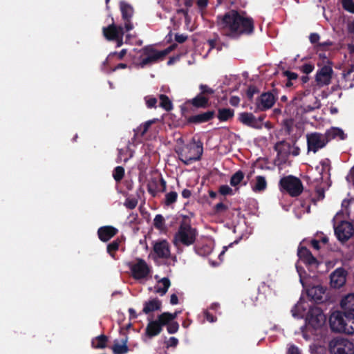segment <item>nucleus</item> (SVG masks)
Here are the masks:
<instances>
[{
  "mask_svg": "<svg viewBox=\"0 0 354 354\" xmlns=\"http://www.w3.org/2000/svg\"><path fill=\"white\" fill-rule=\"evenodd\" d=\"M129 268L132 277L135 279L146 278L150 273V268L145 261L142 259H137L135 263H129Z\"/></svg>",
  "mask_w": 354,
  "mask_h": 354,
  "instance_id": "obj_14",
  "label": "nucleus"
},
{
  "mask_svg": "<svg viewBox=\"0 0 354 354\" xmlns=\"http://www.w3.org/2000/svg\"><path fill=\"white\" fill-rule=\"evenodd\" d=\"M340 306L345 311L354 313V294H348L344 297L341 300Z\"/></svg>",
  "mask_w": 354,
  "mask_h": 354,
  "instance_id": "obj_31",
  "label": "nucleus"
},
{
  "mask_svg": "<svg viewBox=\"0 0 354 354\" xmlns=\"http://www.w3.org/2000/svg\"><path fill=\"white\" fill-rule=\"evenodd\" d=\"M283 76L286 77L288 80H294L298 77V75L296 73L291 72L290 71H285L283 72Z\"/></svg>",
  "mask_w": 354,
  "mask_h": 354,
  "instance_id": "obj_60",
  "label": "nucleus"
},
{
  "mask_svg": "<svg viewBox=\"0 0 354 354\" xmlns=\"http://www.w3.org/2000/svg\"><path fill=\"white\" fill-rule=\"evenodd\" d=\"M276 100L270 92L263 93L257 100L256 109L264 111L270 109L275 103Z\"/></svg>",
  "mask_w": 354,
  "mask_h": 354,
  "instance_id": "obj_18",
  "label": "nucleus"
},
{
  "mask_svg": "<svg viewBox=\"0 0 354 354\" xmlns=\"http://www.w3.org/2000/svg\"><path fill=\"white\" fill-rule=\"evenodd\" d=\"M333 45V43L331 41L328 40L324 42L318 43L317 44V46L319 48V50H327L328 47H330Z\"/></svg>",
  "mask_w": 354,
  "mask_h": 354,
  "instance_id": "obj_59",
  "label": "nucleus"
},
{
  "mask_svg": "<svg viewBox=\"0 0 354 354\" xmlns=\"http://www.w3.org/2000/svg\"><path fill=\"white\" fill-rule=\"evenodd\" d=\"M144 192H145L142 189V188L140 187L139 189L136 191L137 198L132 196L127 197L124 202L125 207L129 209H134L138 205V198H140L141 197V195L144 194Z\"/></svg>",
  "mask_w": 354,
  "mask_h": 354,
  "instance_id": "obj_32",
  "label": "nucleus"
},
{
  "mask_svg": "<svg viewBox=\"0 0 354 354\" xmlns=\"http://www.w3.org/2000/svg\"><path fill=\"white\" fill-rule=\"evenodd\" d=\"M227 224L233 227V232L237 234L239 239H242L244 237L248 238V232H244V230H247L248 227L246 225L247 223H236L235 225H234V223H230Z\"/></svg>",
  "mask_w": 354,
  "mask_h": 354,
  "instance_id": "obj_33",
  "label": "nucleus"
},
{
  "mask_svg": "<svg viewBox=\"0 0 354 354\" xmlns=\"http://www.w3.org/2000/svg\"><path fill=\"white\" fill-rule=\"evenodd\" d=\"M127 337L122 339V344H119L118 343H115L112 346V350L114 354H125L129 351V348L127 345Z\"/></svg>",
  "mask_w": 354,
  "mask_h": 354,
  "instance_id": "obj_38",
  "label": "nucleus"
},
{
  "mask_svg": "<svg viewBox=\"0 0 354 354\" xmlns=\"http://www.w3.org/2000/svg\"><path fill=\"white\" fill-rule=\"evenodd\" d=\"M120 9L122 14V18L124 22V28L126 31H130L134 26L131 22V18L134 13L133 8L129 3L122 1L120 2Z\"/></svg>",
  "mask_w": 354,
  "mask_h": 354,
  "instance_id": "obj_15",
  "label": "nucleus"
},
{
  "mask_svg": "<svg viewBox=\"0 0 354 354\" xmlns=\"http://www.w3.org/2000/svg\"><path fill=\"white\" fill-rule=\"evenodd\" d=\"M234 115V111L230 108H219L217 118L220 122H226L232 119Z\"/></svg>",
  "mask_w": 354,
  "mask_h": 354,
  "instance_id": "obj_34",
  "label": "nucleus"
},
{
  "mask_svg": "<svg viewBox=\"0 0 354 354\" xmlns=\"http://www.w3.org/2000/svg\"><path fill=\"white\" fill-rule=\"evenodd\" d=\"M118 230L115 227L107 225L101 227L98 229L97 234L99 239L104 242L108 241L112 237H113L117 233Z\"/></svg>",
  "mask_w": 354,
  "mask_h": 354,
  "instance_id": "obj_26",
  "label": "nucleus"
},
{
  "mask_svg": "<svg viewBox=\"0 0 354 354\" xmlns=\"http://www.w3.org/2000/svg\"><path fill=\"white\" fill-rule=\"evenodd\" d=\"M345 331L344 333L353 335L354 333V313L347 312L345 319Z\"/></svg>",
  "mask_w": 354,
  "mask_h": 354,
  "instance_id": "obj_36",
  "label": "nucleus"
},
{
  "mask_svg": "<svg viewBox=\"0 0 354 354\" xmlns=\"http://www.w3.org/2000/svg\"><path fill=\"white\" fill-rule=\"evenodd\" d=\"M290 149H292L291 144L284 140L278 142L274 146L277 156L281 159L283 162H285L288 159Z\"/></svg>",
  "mask_w": 354,
  "mask_h": 354,
  "instance_id": "obj_24",
  "label": "nucleus"
},
{
  "mask_svg": "<svg viewBox=\"0 0 354 354\" xmlns=\"http://www.w3.org/2000/svg\"><path fill=\"white\" fill-rule=\"evenodd\" d=\"M108 337L105 335H100L91 341V346L94 348H104L106 347Z\"/></svg>",
  "mask_w": 354,
  "mask_h": 354,
  "instance_id": "obj_35",
  "label": "nucleus"
},
{
  "mask_svg": "<svg viewBox=\"0 0 354 354\" xmlns=\"http://www.w3.org/2000/svg\"><path fill=\"white\" fill-rule=\"evenodd\" d=\"M239 120L243 125L247 127L257 129L259 125L257 124V121L256 120V117L252 113L248 112H242L239 114Z\"/></svg>",
  "mask_w": 354,
  "mask_h": 354,
  "instance_id": "obj_27",
  "label": "nucleus"
},
{
  "mask_svg": "<svg viewBox=\"0 0 354 354\" xmlns=\"http://www.w3.org/2000/svg\"><path fill=\"white\" fill-rule=\"evenodd\" d=\"M279 187L281 191L286 192L292 197L299 196L304 190L301 180L292 175L281 178L279 180Z\"/></svg>",
  "mask_w": 354,
  "mask_h": 354,
  "instance_id": "obj_5",
  "label": "nucleus"
},
{
  "mask_svg": "<svg viewBox=\"0 0 354 354\" xmlns=\"http://www.w3.org/2000/svg\"><path fill=\"white\" fill-rule=\"evenodd\" d=\"M306 138L308 151H311L315 153L319 149L324 148L328 143L325 134L319 132H313L307 134Z\"/></svg>",
  "mask_w": 354,
  "mask_h": 354,
  "instance_id": "obj_10",
  "label": "nucleus"
},
{
  "mask_svg": "<svg viewBox=\"0 0 354 354\" xmlns=\"http://www.w3.org/2000/svg\"><path fill=\"white\" fill-rule=\"evenodd\" d=\"M178 198V194L176 192L171 191L165 194L164 205L165 206H171L176 202Z\"/></svg>",
  "mask_w": 354,
  "mask_h": 354,
  "instance_id": "obj_43",
  "label": "nucleus"
},
{
  "mask_svg": "<svg viewBox=\"0 0 354 354\" xmlns=\"http://www.w3.org/2000/svg\"><path fill=\"white\" fill-rule=\"evenodd\" d=\"M178 158L185 165H188L201 159L203 153V143L192 139V142L176 151Z\"/></svg>",
  "mask_w": 354,
  "mask_h": 354,
  "instance_id": "obj_2",
  "label": "nucleus"
},
{
  "mask_svg": "<svg viewBox=\"0 0 354 354\" xmlns=\"http://www.w3.org/2000/svg\"><path fill=\"white\" fill-rule=\"evenodd\" d=\"M141 52L142 54L136 63V65L140 68L151 66L164 59L162 57L164 53H160V51L155 49L151 46H145L142 48Z\"/></svg>",
  "mask_w": 354,
  "mask_h": 354,
  "instance_id": "obj_7",
  "label": "nucleus"
},
{
  "mask_svg": "<svg viewBox=\"0 0 354 354\" xmlns=\"http://www.w3.org/2000/svg\"><path fill=\"white\" fill-rule=\"evenodd\" d=\"M162 308V302L158 298L152 299L144 303L142 313L147 315L150 313L160 310Z\"/></svg>",
  "mask_w": 354,
  "mask_h": 354,
  "instance_id": "obj_30",
  "label": "nucleus"
},
{
  "mask_svg": "<svg viewBox=\"0 0 354 354\" xmlns=\"http://www.w3.org/2000/svg\"><path fill=\"white\" fill-rule=\"evenodd\" d=\"M179 328V324L177 322H171L167 326V330L169 334L176 333Z\"/></svg>",
  "mask_w": 354,
  "mask_h": 354,
  "instance_id": "obj_55",
  "label": "nucleus"
},
{
  "mask_svg": "<svg viewBox=\"0 0 354 354\" xmlns=\"http://www.w3.org/2000/svg\"><path fill=\"white\" fill-rule=\"evenodd\" d=\"M267 187V182L265 177L262 176H257L256 177L255 184L252 186V190L254 192H261L264 191Z\"/></svg>",
  "mask_w": 354,
  "mask_h": 354,
  "instance_id": "obj_37",
  "label": "nucleus"
},
{
  "mask_svg": "<svg viewBox=\"0 0 354 354\" xmlns=\"http://www.w3.org/2000/svg\"><path fill=\"white\" fill-rule=\"evenodd\" d=\"M154 122L155 120H151L140 124L138 127L134 129V136H143L148 131L151 125Z\"/></svg>",
  "mask_w": 354,
  "mask_h": 354,
  "instance_id": "obj_39",
  "label": "nucleus"
},
{
  "mask_svg": "<svg viewBox=\"0 0 354 354\" xmlns=\"http://www.w3.org/2000/svg\"><path fill=\"white\" fill-rule=\"evenodd\" d=\"M124 176V169L122 166L116 167L113 171V177L114 180L119 183Z\"/></svg>",
  "mask_w": 354,
  "mask_h": 354,
  "instance_id": "obj_48",
  "label": "nucleus"
},
{
  "mask_svg": "<svg viewBox=\"0 0 354 354\" xmlns=\"http://www.w3.org/2000/svg\"><path fill=\"white\" fill-rule=\"evenodd\" d=\"M325 322L326 317L320 308L316 306L310 308L305 319L306 324L301 328L303 337L308 339L307 331L311 328L313 330L310 333H313V331L320 328Z\"/></svg>",
  "mask_w": 354,
  "mask_h": 354,
  "instance_id": "obj_4",
  "label": "nucleus"
},
{
  "mask_svg": "<svg viewBox=\"0 0 354 354\" xmlns=\"http://www.w3.org/2000/svg\"><path fill=\"white\" fill-rule=\"evenodd\" d=\"M146 104L149 109L155 108L156 106L157 99L153 97H145Z\"/></svg>",
  "mask_w": 354,
  "mask_h": 354,
  "instance_id": "obj_57",
  "label": "nucleus"
},
{
  "mask_svg": "<svg viewBox=\"0 0 354 354\" xmlns=\"http://www.w3.org/2000/svg\"><path fill=\"white\" fill-rule=\"evenodd\" d=\"M127 53V49H122L120 52L118 53V52H113V53H111L107 59L104 62V64H107L108 62V59H110L114 56H117V58L119 60H122L124 57L126 55Z\"/></svg>",
  "mask_w": 354,
  "mask_h": 354,
  "instance_id": "obj_53",
  "label": "nucleus"
},
{
  "mask_svg": "<svg viewBox=\"0 0 354 354\" xmlns=\"http://www.w3.org/2000/svg\"><path fill=\"white\" fill-rule=\"evenodd\" d=\"M287 354H301L299 349L295 345H292L289 347L287 351Z\"/></svg>",
  "mask_w": 354,
  "mask_h": 354,
  "instance_id": "obj_64",
  "label": "nucleus"
},
{
  "mask_svg": "<svg viewBox=\"0 0 354 354\" xmlns=\"http://www.w3.org/2000/svg\"><path fill=\"white\" fill-rule=\"evenodd\" d=\"M325 137L326 138L328 142L334 139H339L344 140L346 138L347 136L344 133V131L338 127H330L327 129L324 133Z\"/></svg>",
  "mask_w": 354,
  "mask_h": 354,
  "instance_id": "obj_28",
  "label": "nucleus"
},
{
  "mask_svg": "<svg viewBox=\"0 0 354 354\" xmlns=\"http://www.w3.org/2000/svg\"><path fill=\"white\" fill-rule=\"evenodd\" d=\"M331 354H354V344L346 339H335L330 342Z\"/></svg>",
  "mask_w": 354,
  "mask_h": 354,
  "instance_id": "obj_9",
  "label": "nucleus"
},
{
  "mask_svg": "<svg viewBox=\"0 0 354 354\" xmlns=\"http://www.w3.org/2000/svg\"><path fill=\"white\" fill-rule=\"evenodd\" d=\"M141 52L142 54L136 63V65L140 68L151 66L164 59L162 57L164 53H160V51L155 49L151 46H145L142 48Z\"/></svg>",
  "mask_w": 354,
  "mask_h": 354,
  "instance_id": "obj_6",
  "label": "nucleus"
},
{
  "mask_svg": "<svg viewBox=\"0 0 354 354\" xmlns=\"http://www.w3.org/2000/svg\"><path fill=\"white\" fill-rule=\"evenodd\" d=\"M219 193L223 196L232 195L233 190L227 185L220 186L218 189Z\"/></svg>",
  "mask_w": 354,
  "mask_h": 354,
  "instance_id": "obj_56",
  "label": "nucleus"
},
{
  "mask_svg": "<svg viewBox=\"0 0 354 354\" xmlns=\"http://www.w3.org/2000/svg\"><path fill=\"white\" fill-rule=\"evenodd\" d=\"M297 255L299 258L307 265L312 266L317 263V259L306 247L301 246L299 248Z\"/></svg>",
  "mask_w": 354,
  "mask_h": 354,
  "instance_id": "obj_25",
  "label": "nucleus"
},
{
  "mask_svg": "<svg viewBox=\"0 0 354 354\" xmlns=\"http://www.w3.org/2000/svg\"><path fill=\"white\" fill-rule=\"evenodd\" d=\"M346 311H335L329 317V324L330 329L337 333H344L345 328V319L346 316Z\"/></svg>",
  "mask_w": 354,
  "mask_h": 354,
  "instance_id": "obj_13",
  "label": "nucleus"
},
{
  "mask_svg": "<svg viewBox=\"0 0 354 354\" xmlns=\"http://www.w3.org/2000/svg\"><path fill=\"white\" fill-rule=\"evenodd\" d=\"M195 250L198 254L201 256H207L212 252V248L210 245L206 244L202 247H196Z\"/></svg>",
  "mask_w": 354,
  "mask_h": 354,
  "instance_id": "obj_49",
  "label": "nucleus"
},
{
  "mask_svg": "<svg viewBox=\"0 0 354 354\" xmlns=\"http://www.w3.org/2000/svg\"><path fill=\"white\" fill-rule=\"evenodd\" d=\"M200 93L199 94L203 96H207L209 97L210 95L214 93V90L210 88L209 86L206 84H201L199 86Z\"/></svg>",
  "mask_w": 354,
  "mask_h": 354,
  "instance_id": "obj_50",
  "label": "nucleus"
},
{
  "mask_svg": "<svg viewBox=\"0 0 354 354\" xmlns=\"http://www.w3.org/2000/svg\"><path fill=\"white\" fill-rule=\"evenodd\" d=\"M167 182L160 175L151 177L147 183V191L152 197H156L159 193L165 192Z\"/></svg>",
  "mask_w": 354,
  "mask_h": 354,
  "instance_id": "obj_12",
  "label": "nucleus"
},
{
  "mask_svg": "<svg viewBox=\"0 0 354 354\" xmlns=\"http://www.w3.org/2000/svg\"><path fill=\"white\" fill-rule=\"evenodd\" d=\"M342 8L347 12L354 14V1L353 0H342Z\"/></svg>",
  "mask_w": 354,
  "mask_h": 354,
  "instance_id": "obj_51",
  "label": "nucleus"
},
{
  "mask_svg": "<svg viewBox=\"0 0 354 354\" xmlns=\"http://www.w3.org/2000/svg\"><path fill=\"white\" fill-rule=\"evenodd\" d=\"M322 288L320 286L315 287L310 290L308 291V295L312 296V299L317 303H320L322 301V295H312L313 292H314L315 294H316L317 291L318 290L319 293H322Z\"/></svg>",
  "mask_w": 354,
  "mask_h": 354,
  "instance_id": "obj_52",
  "label": "nucleus"
},
{
  "mask_svg": "<svg viewBox=\"0 0 354 354\" xmlns=\"http://www.w3.org/2000/svg\"><path fill=\"white\" fill-rule=\"evenodd\" d=\"M310 95L309 91H305L302 92H298L292 100V103L295 106H300V102H301L305 97Z\"/></svg>",
  "mask_w": 354,
  "mask_h": 354,
  "instance_id": "obj_47",
  "label": "nucleus"
},
{
  "mask_svg": "<svg viewBox=\"0 0 354 354\" xmlns=\"http://www.w3.org/2000/svg\"><path fill=\"white\" fill-rule=\"evenodd\" d=\"M316 200L315 198L313 199V202L315 203L316 201H321L324 198L325 196V191L324 188L319 187L316 189Z\"/></svg>",
  "mask_w": 354,
  "mask_h": 354,
  "instance_id": "obj_58",
  "label": "nucleus"
},
{
  "mask_svg": "<svg viewBox=\"0 0 354 354\" xmlns=\"http://www.w3.org/2000/svg\"><path fill=\"white\" fill-rule=\"evenodd\" d=\"M153 250L154 253L160 259H169L170 257V247L166 240L156 242L153 245Z\"/></svg>",
  "mask_w": 354,
  "mask_h": 354,
  "instance_id": "obj_22",
  "label": "nucleus"
},
{
  "mask_svg": "<svg viewBox=\"0 0 354 354\" xmlns=\"http://www.w3.org/2000/svg\"><path fill=\"white\" fill-rule=\"evenodd\" d=\"M120 243V240L117 239L109 243L106 246V251L108 254L113 259L115 257V252L118 250Z\"/></svg>",
  "mask_w": 354,
  "mask_h": 354,
  "instance_id": "obj_41",
  "label": "nucleus"
},
{
  "mask_svg": "<svg viewBox=\"0 0 354 354\" xmlns=\"http://www.w3.org/2000/svg\"><path fill=\"white\" fill-rule=\"evenodd\" d=\"M244 178V173L239 170L234 173L230 178V185L233 187L238 185Z\"/></svg>",
  "mask_w": 354,
  "mask_h": 354,
  "instance_id": "obj_45",
  "label": "nucleus"
},
{
  "mask_svg": "<svg viewBox=\"0 0 354 354\" xmlns=\"http://www.w3.org/2000/svg\"><path fill=\"white\" fill-rule=\"evenodd\" d=\"M141 52L142 54L136 63V65L140 68L151 66L164 59L162 57L164 53H160V51L155 49L151 46H145L142 48Z\"/></svg>",
  "mask_w": 354,
  "mask_h": 354,
  "instance_id": "obj_8",
  "label": "nucleus"
},
{
  "mask_svg": "<svg viewBox=\"0 0 354 354\" xmlns=\"http://www.w3.org/2000/svg\"><path fill=\"white\" fill-rule=\"evenodd\" d=\"M333 71L329 66H324L317 71L315 82L319 86L328 85L330 84Z\"/></svg>",
  "mask_w": 354,
  "mask_h": 354,
  "instance_id": "obj_17",
  "label": "nucleus"
},
{
  "mask_svg": "<svg viewBox=\"0 0 354 354\" xmlns=\"http://www.w3.org/2000/svg\"><path fill=\"white\" fill-rule=\"evenodd\" d=\"M319 39V35L316 32L311 33L309 36V40L313 44H318Z\"/></svg>",
  "mask_w": 354,
  "mask_h": 354,
  "instance_id": "obj_62",
  "label": "nucleus"
},
{
  "mask_svg": "<svg viewBox=\"0 0 354 354\" xmlns=\"http://www.w3.org/2000/svg\"><path fill=\"white\" fill-rule=\"evenodd\" d=\"M158 283H161L163 287H156V292L160 294L161 296H163L167 293L169 288L170 287V280L167 277H163L158 281Z\"/></svg>",
  "mask_w": 354,
  "mask_h": 354,
  "instance_id": "obj_40",
  "label": "nucleus"
},
{
  "mask_svg": "<svg viewBox=\"0 0 354 354\" xmlns=\"http://www.w3.org/2000/svg\"><path fill=\"white\" fill-rule=\"evenodd\" d=\"M124 26H117L114 23L102 28V34L107 41H113L124 31Z\"/></svg>",
  "mask_w": 354,
  "mask_h": 354,
  "instance_id": "obj_20",
  "label": "nucleus"
},
{
  "mask_svg": "<svg viewBox=\"0 0 354 354\" xmlns=\"http://www.w3.org/2000/svg\"><path fill=\"white\" fill-rule=\"evenodd\" d=\"M299 68H300V71L303 73H305L306 75H308V74L310 73L311 72H313V71L315 68V66L312 63H305L304 64L301 66L299 67Z\"/></svg>",
  "mask_w": 354,
  "mask_h": 354,
  "instance_id": "obj_54",
  "label": "nucleus"
},
{
  "mask_svg": "<svg viewBox=\"0 0 354 354\" xmlns=\"http://www.w3.org/2000/svg\"><path fill=\"white\" fill-rule=\"evenodd\" d=\"M178 344V339L175 337H171L167 342V348L176 347Z\"/></svg>",
  "mask_w": 354,
  "mask_h": 354,
  "instance_id": "obj_61",
  "label": "nucleus"
},
{
  "mask_svg": "<svg viewBox=\"0 0 354 354\" xmlns=\"http://www.w3.org/2000/svg\"><path fill=\"white\" fill-rule=\"evenodd\" d=\"M162 328L164 326H167L171 322V319L169 315V312H165L159 315L156 319Z\"/></svg>",
  "mask_w": 354,
  "mask_h": 354,
  "instance_id": "obj_46",
  "label": "nucleus"
},
{
  "mask_svg": "<svg viewBox=\"0 0 354 354\" xmlns=\"http://www.w3.org/2000/svg\"><path fill=\"white\" fill-rule=\"evenodd\" d=\"M204 316L207 321H208L209 322L212 323L216 321V317L214 316L212 313H210L208 310H205L204 312Z\"/></svg>",
  "mask_w": 354,
  "mask_h": 354,
  "instance_id": "obj_63",
  "label": "nucleus"
},
{
  "mask_svg": "<svg viewBox=\"0 0 354 354\" xmlns=\"http://www.w3.org/2000/svg\"><path fill=\"white\" fill-rule=\"evenodd\" d=\"M335 234L339 241H347L354 234L353 223H333Z\"/></svg>",
  "mask_w": 354,
  "mask_h": 354,
  "instance_id": "obj_11",
  "label": "nucleus"
},
{
  "mask_svg": "<svg viewBox=\"0 0 354 354\" xmlns=\"http://www.w3.org/2000/svg\"><path fill=\"white\" fill-rule=\"evenodd\" d=\"M185 104L195 109H206L209 106V98L198 93L192 99L187 100Z\"/></svg>",
  "mask_w": 354,
  "mask_h": 354,
  "instance_id": "obj_23",
  "label": "nucleus"
},
{
  "mask_svg": "<svg viewBox=\"0 0 354 354\" xmlns=\"http://www.w3.org/2000/svg\"><path fill=\"white\" fill-rule=\"evenodd\" d=\"M351 203V200L344 199L342 203V208L339 211H338L335 216H334L333 221H354L351 220L350 218V204Z\"/></svg>",
  "mask_w": 354,
  "mask_h": 354,
  "instance_id": "obj_21",
  "label": "nucleus"
},
{
  "mask_svg": "<svg viewBox=\"0 0 354 354\" xmlns=\"http://www.w3.org/2000/svg\"><path fill=\"white\" fill-rule=\"evenodd\" d=\"M347 271L342 267L335 269L330 275V285L335 288L342 287L346 281Z\"/></svg>",
  "mask_w": 354,
  "mask_h": 354,
  "instance_id": "obj_16",
  "label": "nucleus"
},
{
  "mask_svg": "<svg viewBox=\"0 0 354 354\" xmlns=\"http://www.w3.org/2000/svg\"><path fill=\"white\" fill-rule=\"evenodd\" d=\"M216 26L223 35L231 39H238L241 35H250L254 31L253 19L243 16L236 10H231L223 15H218Z\"/></svg>",
  "mask_w": 354,
  "mask_h": 354,
  "instance_id": "obj_1",
  "label": "nucleus"
},
{
  "mask_svg": "<svg viewBox=\"0 0 354 354\" xmlns=\"http://www.w3.org/2000/svg\"><path fill=\"white\" fill-rule=\"evenodd\" d=\"M162 330V328L156 320H150L145 328V335L151 339L158 335Z\"/></svg>",
  "mask_w": 354,
  "mask_h": 354,
  "instance_id": "obj_29",
  "label": "nucleus"
},
{
  "mask_svg": "<svg viewBox=\"0 0 354 354\" xmlns=\"http://www.w3.org/2000/svg\"><path fill=\"white\" fill-rule=\"evenodd\" d=\"M216 116L214 110H208L198 114L193 115L187 118V124H200L211 121Z\"/></svg>",
  "mask_w": 354,
  "mask_h": 354,
  "instance_id": "obj_19",
  "label": "nucleus"
},
{
  "mask_svg": "<svg viewBox=\"0 0 354 354\" xmlns=\"http://www.w3.org/2000/svg\"><path fill=\"white\" fill-rule=\"evenodd\" d=\"M313 98L315 100L313 105H300V109H301L302 113H306L311 112L316 109H319V107L321 106V103L319 100L316 97H314Z\"/></svg>",
  "mask_w": 354,
  "mask_h": 354,
  "instance_id": "obj_44",
  "label": "nucleus"
},
{
  "mask_svg": "<svg viewBox=\"0 0 354 354\" xmlns=\"http://www.w3.org/2000/svg\"><path fill=\"white\" fill-rule=\"evenodd\" d=\"M160 98V106L166 110L169 111L173 109V104L169 97L165 94H161Z\"/></svg>",
  "mask_w": 354,
  "mask_h": 354,
  "instance_id": "obj_42",
  "label": "nucleus"
},
{
  "mask_svg": "<svg viewBox=\"0 0 354 354\" xmlns=\"http://www.w3.org/2000/svg\"><path fill=\"white\" fill-rule=\"evenodd\" d=\"M198 236L196 228L192 227L189 223H181L178 231L173 239V244L180 250L182 245L190 246L193 245Z\"/></svg>",
  "mask_w": 354,
  "mask_h": 354,
  "instance_id": "obj_3",
  "label": "nucleus"
}]
</instances>
